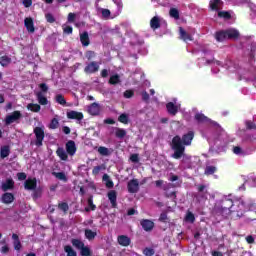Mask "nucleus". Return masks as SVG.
I'll return each mask as SVG.
<instances>
[{
  "label": "nucleus",
  "instance_id": "nucleus-37",
  "mask_svg": "<svg viewBox=\"0 0 256 256\" xmlns=\"http://www.w3.org/2000/svg\"><path fill=\"white\" fill-rule=\"evenodd\" d=\"M119 123H123V125H129V114L122 113L118 117Z\"/></svg>",
  "mask_w": 256,
  "mask_h": 256
},
{
  "label": "nucleus",
  "instance_id": "nucleus-43",
  "mask_svg": "<svg viewBox=\"0 0 256 256\" xmlns=\"http://www.w3.org/2000/svg\"><path fill=\"white\" fill-rule=\"evenodd\" d=\"M64 251L67 253V256H77V252L73 250V247L71 245L64 246Z\"/></svg>",
  "mask_w": 256,
  "mask_h": 256
},
{
  "label": "nucleus",
  "instance_id": "nucleus-20",
  "mask_svg": "<svg viewBox=\"0 0 256 256\" xmlns=\"http://www.w3.org/2000/svg\"><path fill=\"white\" fill-rule=\"evenodd\" d=\"M239 32L236 29H227L226 30V37L227 39H239Z\"/></svg>",
  "mask_w": 256,
  "mask_h": 256
},
{
  "label": "nucleus",
  "instance_id": "nucleus-36",
  "mask_svg": "<svg viewBox=\"0 0 256 256\" xmlns=\"http://www.w3.org/2000/svg\"><path fill=\"white\" fill-rule=\"evenodd\" d=\"M9 153H11V150L9 149V146H3L0 149V157L2 159H5V157H9Z\"/></svg>",
  "mask_w": 256,
  "mask_h": 256
},
{
  "label": "nucleus",
  "instance_id": "nucleus-64",
  "mask_svg": "<svg viewBox=\"0 0 256 256\" xmlns=\"http://www.w3.org/2000/svg\"><path fill=\"white\" fill-rule=\"evenodd\" d=\"M166 197L168 199H177V192L173 191V192H170V193H166Z\"/></svg>",
  "mask_w": 256,
  "mask_h": 256
},
{
  "label": "nucleus",
  "instance_id": "nucleus-19",
  "mask_svg": "<svg viewBox=\"0 0 256 256\" xmlns=\"http://www.w3.org/2000/svg\"><path fill=\"white\" fill-rule=\"evenodd\" d=\"M179 33H180V39H182L183 41H185V42L193 41V36H191V34L187 33V31H185V29H183V27H179Z\"/></svg>",
  "mask_w": 256,
  "mask_h": 256
},
{
  "label": "nucleus",
  "instance_id": "nucleus-57",
  "mask_svg": "<svg viewBox=\"0 0 256 256\" xmlns=\"http://www.w3.org/2000/svg\"><path fill=\"white\" fill-rule=\"evenodd\" d=\"M102 17L107 19V17H111V10L103 8L101 10Z\"/></svg>",
  "mask_w": 256,
  "mask_h": 256
},
{
  "label": "nucleus",
  "instance_id": "nucleus-9",
  "mask_svg": "<svg viewBox=\"0 0 256 256\" xmlns=\"http://www.w3.org/2000/svg\"><path fill=\"white\" fill-rule=\"evenodd\" d=\"M43 195V188L37 187V178H33V197L39 199Z\"/></svg>",
  "mask_w": 256,
  "mask_h": 256
},
{
  "label": "nucleus",
  "instance_id": "nucleus-1",
  "mask_svg": "<svg viewBox=\"0 0 256 256\" xmlns=\"http://www.w3.org/2000/svg\"><path fill=\"white\" fill-rule=\"evenodd\" d=\"M195 132L189 131L183 134L182 138L176 135L172 138L171 149L174 151L172 154L173 159H181L185 155V147H189L193 143Z\"/></svg>",
  "mask_w": 256,
  "mask_h": 256
},
{
  "label": "nucleus",
  "instance_id": "nucleus-61",
  "mask_svg": "<svg viewBox=\"0 0 256 256\" xmlns=\"http://www.w3.org/2000/svg\"><path fill=\"white\" fill-rule=\"evenodd\" d=\"M101 169H103V167H101V166H95V167L92 169V174H93V175H99V173L101 172Z\"/></svg>",
  "mask_w": 256,
  "mask_h": 256
},
{
  "label": "nucleus",
  "instance_id": "nucleus-39",
  "mask_svg": "<svg viewBox=\"0 0 256 256\" xmlns=\"http://www.w3.org/2000/svg\"><path fill=\"white\" fill-rule=\"evenodd\" d=\"M15 182L13 180H7L4 184H2V190L9 191V189H13Z\"/></svg>",
  "mask_w": 256,
  "mask_h": 256
},
{
  "label": "nucleus",
  "instance_id": "nucleus-56",
  "mask_svg": "<svg viewBox=\"0 0 256 256\" xmlns=\"http://www.w3.org/2000/svg\"><path fill=\"white\" fill-rule=\"evenodd\" d=\"M167 219V212H162L158 220L160 221V223H167Z\"/></svg>",
  "mask_w": 256,
  "mask_h": 256
},
{
  "label": "nucleus",
  "instance_id": "nucleus-51",
  "mask_svg": "<svg viewBox=\"0 0 256 256\" xmlns=\"http://www.w3.org/2000/svg\"><path fill=\"white\" fill-rule=\"evenodd\" d=\"M143 255H145V256H153V255H155V250L153 248H147L146 247L143 250Z\"/></svg>",
  "mask_w": 256,
  "mask_h": 256
},
{
  "label": "nucleus",
  "instance_id": "nucleus-38",
  "mask_svg": "<svg viewBox=\"0 0 256 256\" xmlns=\"http://www.w3.org/2000/svg\"><path fill=\"white\" fill-rule=\"evenodd\" d=\"M58 209L63 211L64 215H67V212L69 211V204L67 202H60L58 203Z\"/></svg>",
  "mask_w": 256,
  "mask_h": 256
},
{
  "label": "nucleus",
  "instance_id": "nucleus-29",
  "mask_svg": "<svg viewBox=\"0 0 256 256\" xmlns=\"http://www.w3.org/2000/svg\"><path fill=\"white\" fill-rule=\"evenodd\" d=\"M98 153L102 155V157H109V155H111V151L105 146L98 147Z\"/></svg>",
  "mask_w": 256,
  "mask_h": 256
},
{
  "label": "nucleus",
  "instance_id": "nucleus-42",
  "mask_svg": "<svg viewBox=\"0 0 256 256\" xmlns=\"http://www.w3.org/2000/svg\"><path fill=\"white\" fill-rule=\"evenodd\" d=\"M118 83H121V78L119 77V74L112 75L109 79V84L117 85Z\"/></svg>",
  "mask_w": 256,
  "mask_h": 256
},
{
  "label": "nucleus",
  "instance_id": "nucleus-63",
  "mask_svg": "<svg viewBox=\"0 0 256 256\" xmlns=\"http://www.w3.org/2000/svg\"><path fill=\"white\" fill-rule=\"evenodd\" d=\"M94 57H95V52L93 51L86 52V59H88V61H91V59H93Z\"/></svg>",
  "mask_w": 256,
  "mask_h": 256
},
{
  "label": "nucleus",
  "instance_id": "nucleus-40",
  "mask_svg": "<svg viewBox=\"0 0 256 256\" xmlns=\"http://www.w3.org/2000/svg\"><path fill=\"white\" fill-rule=\"evenodd\" d=\"M55 101L59 105H63V106L67 105V100H65V97L63 96V94H57L55 96Z\"/></svg>",
  "mask_w": 256,
  "mask_h": 256
},
{
  "label": "nucleus",
  "instance_id": "nucleus-60",
  "mask_svg": "<svg viewBox=\"0 0 256 256\" xmlns=\"http://www.w3.org/2000/svg\"><path fill=\"white\" fill-rule=\"evenodd\" d=\"M75 17H76L75 13L70 12L68 14V23H75Z\"/></svg>",
  "mask_w": 256,
  "mask_h": 256
},
{
  "label": "nucleus",
  "instance_id": "nucleus-25",
  "mask_svg": "<svg viewBox=\"0 0 256 256\" xmlns=\"http://www.w3.org/2000/svg\"><path fill=\"white\" fill-rule=\"evenodd\" d=\"M194 119L198 123H209V121H211V119H209L207 116H205L204 114H201V113H197L195 115Z\"/></svg>",
  "mask_w": 256,
  "mask_h": 256
},
{
  "label": "nucleus",
  "instance_id": "nucleus-18",
  "mask_svg": "<svg viewBox=\"0 0 256 256\" xmlns=\"http://www.w3.org/2000/svg\"><path fill=\"white\" fill-rule=\"evenodd\" d=\"M215 39L218 43H223V41H227V32L226 30H220L215 33Z\"/></svg>",
  "mask_w": 256,
  "mask_h": 256
},
{
  "label": "nucleus",
  "instance_id": "nucleus-17",
  "mask_svg": "<svg viewBox=\"0 0 256 256\" xmlns=\"http://www.w3.org/2000/svg\"><path fill=\"white\" fill-rule=\"evenodd\" d=\"M80 43L83 45V47H89L91 44V40L89 39V33L87 31L80 34Z\"/></svg>",
  "mask_w": 256,
  "mask_h": 256
},
{
  "label": "nucleus",
  "instance_id": "nucleus-59",
  "mask_svg": "<svg viewBox=\"0 0 256 256\" xmlns=\"http://www.w3.org/2000/svg\"><path fill=\"white\" fill-rule=\"evenodd\" d=\"M130 161H131L132 163H139V154H132V155L130 156Z\"/></svg>",
  "mask_w": 256,
  "mask_h": 256
},
{
  "label": "nucleus",
  "instance_id": "nucleus-8",
  "mask_svg": "<svg viewBox=\"0 0 256 256\" xmlns=\"http://www.w3.org/2000/svg\"><path fill=\"white\" fill-rule=\"evenodd\" d=\"M140 225L146 232L153 231V228L155 227V223L149 219L141 220Z\"/></svg>",
  "mask_w": 256,
  "mask_h": 256
},
{
  "label": "nucleus",
  "instance_id": "nucleus-6",
  "mask_svg": "<svg viewBox=\"0 0 256 256\" xmlns=\"http://www.w3.org/2000/svg\"><path fill=\"white\" fill-rule=\"evenodd\" d=\"M21 119V112L14 111L12 114L6 116L5 123L6 125H11V123H15Z\"/></svg>",
  "mask_w": 256,
  "mask_h": 256
},
{
  "label": "nucleus",
  "instance_id": "nucleus-22",
  "mask_svg": "<svg viewBox=\"0 0 256 256\" xmlns=\"http://www.w3.org/2000/svg\"><path fill=\"white\" fill-rule=\"evenodd\" d=\"M13 201H15V196H13V194L7 192L2 195V202H4L6 205L13 203Z\"/></svg>",
  "mask_w": 256,
  "mask_h": 256
},
{
  "label": "nucleus",
  "instance_id": "nucleus-31",
  "mask_svg": "<svg viewBox=\"0 0 256 256\" xmlns=\"http://www.w3.org/2000/svg\"><path fill=\"white\" fill-rule=\"evenodd\" d=\"M85 233V237L86 239H88V241H93V239H95V237H97V232H93V230L91 229H86L84 231Z\"/></svg>",
  "mask_w": 256,
  "mask_h": 256
},
{
  "label": "nucleus",
  "instance_id": "nucleus-5",
  "mask_svg": "<svg viewBox=\"0 0 256 256\" xmlns=\"http://www.w3.org/2000/svg\"><path fill=\"white\" fill-rule=\"evenodd\" d=\"M198 191V198L202 199V201H207V197H209V190H207V185H198L197 186Z\"/></svg>",
  "mask_w": 256,
  "mask_h": 256
},
{
  "label": "nucleus",
  "instance_id": "nucleus-53",
  "mask_svg": "<svg viewBox=\"0 0 256 256\" xmlns=\"http://www.w3.org/2000/svg\"><path fill=\"white\" fill-rule=\"evenodd\" d=\"M45 19H46L47 23H55V16H53V14H51V13H47L45 15Z\"/></svg>",
  "mask_w": 256,
  "mask_h": 256
},
{
  "label": "nucleus",
  "instance_id": "nucleus-47",
  "mask_svg": "<svg viewBox=\"0 0 256 256\" xmlns=\"http://www.w3.org/2000/svg\"><path fill=\"white\" fill-rule=\"evenodd\" d=\"M39 89H40V91H37L36 93H43V95H45V93H47V91H49V86H47L46 83H41V84H39Z\"/></svg>",
  "mask_w": 256,
  "mask_h": 256
},
{
  "label": "nucleus",
  "instance_id": "nucleus-24",
  "mask_svg": "<svg viewBox=\"0 0 256 256\" xmlns=\"http://www.w3.org/2000/svg\"><path fill=\"white\" fill-rule=\"evenodd\" d=\"M223 5L221 0H210L209 7L212 11H219V6Z\"/></svg>",
  "mask_w": 256,
  "mask_h": 256
},
{
  "label": "nucleus",
  "instance_id": "nucleus-58",
  "mask_svg": "<svg viewBox=\"0 0 256 256\" xmlns=\"http://www.w3.org/2000/svg\"><path fill=\"white\" fill-rule=\"evenodd\" d=\"M141 95H142V101H144L145 103H149V99H150L149 93H147V91H143Z\"/></svg>",
  "mask_w": 256,
  "mask_h": 256
},
{
  "label": "nucleus",
  "instance_id": "nucleus-45",
  "mask_svg": "<svg viewBox=\"0 0 256 256\" xmlns=\"http://www.w3.org/2000/svg\"><path fill=\"white\" fill-rule=\"evenodd\" d=\"M245 127L247 129V131H251V130H255L256 129V124L255 122L251 121V120H246L245 121Z\"/></svg>",
  "mask_w": 256,
  "mask_h": 256
},
{
  "label": "nucleus",
  "instance_id": "nucleus-7",
  "mask_svg": "<svg viewBox=\"0 0 256 256\" xmlns=\"http://www.w3.org/2000/svg\"><path fill=\"white\" fill-rule=\"evenodd\" d=\"M128 193H138L139 192V180L132 179L127 184Z\"/></svg>",
  "mask_w": 256,
  "mask_h": 256
},
{
  "label": "nucleus",
  "instance_id": "nucleus-14",
  "mask_svg": "<svg viewBox=\"0 0 256 256\" xmlns=\"http://www.w3.org/2000/svg\"><path fill=\"white\" fill-rule=\"evenodd\" d=\"M166 109L167 112L169 113V115H177V113H179V107H177V105H175V103L173 102H168L166 104Z\"/></svg>",
  "mask_w": 256,
  "mask_h": 256
},
{
  "label": "nucleus",
  "instance_id": "nucleus-11",
  "mask_svg": "<svg viewBox=\"0 0 256 256\" xmlns=\"http://www.w3.org/2000/svg\"><path fill=\"white\" fill-rule=\"evenodd\" d=\"M66 153H68V155H70L71 157H73V155L77 153V146L75 145V141L69 140L66 143Z\"/></svg>",
  "mask_w": 256,
  "mask_h": 256
},
{
  "label": "nucleus",
  "instance_id": "nucleus-27",
  "mask_svg": "<svg viewBox=\"0 0 256 256\" xmlns=\"http://www.w3.org/2000/svg\"><path fill=\"white\" fill-rule=\"evenodd\" d=\"M12 239H13V245H14V249L16 251H21V241L19 240V236L17 234H13L12 235Z\"/></svg>",
  "mask_w": 256,
  "mask_h": 256
},
{
  "label": "nucleus",
  "instance_id": "nucleus-48",
  "mask_svg": "<svg viewBox=\"0 0 256 256\" xmlns=\"http://www.w3.org/2000/svg\"><path fill=\"white\" fill-rule=\"evenodd\" d=\"M169 15L170 17H173V19H179V10L177 8H171Z\"/></svg>",
  "mask_w": 256,
  "mask_h": 256
},
{
  "label": "nucleus",
  "instance_id": "nucleus-34",
  "mask_svg": "<svg viewBox=\"0 0 256 256\" xmlns=\"http://www.w3.org/2000/svg\"><path fill=\"white\" fill-rule=\"evenodd\" d=\"M52 175H54L56 179H59V181H64V183H67V175H65V172H53Z\"/></svg>",
  "mask_w": 256,
  "mask_h": 256
},
{
  "label": "nucleus",
  "instance_id": "nucleus-21",
  "mask_svg": "<svg viewBox=\"0 0 256 256\" xmlns=\"http://www.w3.org/2000/svg\"><path fill=\"white\" fill-rule=\"evenodd\" d=\"M150 27L151 29H153V31H156V29H159L161 27V20L157 16H154L150 20Z\"/></svg>",
  "mask_w": 256,
  "mask_h": 256
},
{
  "label": "nucleus",
  "instance_id": "nucleus-52",
  "mask_svg": "<svg viewBox=\"0 0 256 256\" xmlns=\"http://www.w3.org/2000/svg\"><path fill=\"white\" fill-rule=\"evenodd\" d=\"M185 219L189 221L190 223H195V215L192 212H188L186 214Z\"/></svg>",
  "mask_w": 256,
  "mask_h": 256
},
{
  "label": "nucleus",
  "instance_id": "nucleus-41",
  "mask_svg": "<svg viewBox=\"0 0 256 256\" xmlns=\"http://www.w3.org/2000/svg\"><path fill=\"white\" fill-rule=\"evenodd\" d=\"M217 173V167L215 166H206L205 170H204V174L209 176V175H213Z\"/></svg>",
  "mask_w": 256,
  "mask_h": 256
},
{
  "label": "nucleus",
  "instance_id": "nucleus-4",
  "mask_svg": "<svg viewBox=\"0 0 256 256\" xmlns=\"http://www.w3.org/2000/svg\"><path fill=\"white\" fill-rule=\"evenodd\" d=\"M97 71H99V63L95 61L88 63L84 68V73H86L87 75L97 73Z\"/></svg>",
  "mask_w": 256,
  "mask_h": 256
},
{
  "label": "nucleus",
  "instance_id": "nucleus-28",
  "mask_svg": "<svg viewBox=\"0 0 256 256\" xmlns=\"http://www.w3.org/2000/svg\"><path fill=\"white\" fill-rule=\"evenodd\" d=\"M126 135H127V130L123 128H116L115 137H117V139H125Z\"/></svg>",
  "mask_w": 256,
  "mask_h": 256
},
{
  "label": "nucleus",
  "instance_id": "nucleus-13",
  "mask_svg": "<svg viewBox=\"0 0 256 256\" xmlns=\"http://www.w3.org/2000/svg\"><path fill=\"white\" fill-rule=\"evenodd\" d=\"M84 115L82 112H78L75 110H71L70 112H67V118L68 119H75L76 121H83Z\"/></svg>",
  "mask_w": 256,
  "mask_h": 256
},
{
  "label": "nucleus",
  "instance_id": "nucleus-49",
  "mask_svg": "<svg viewBox=\"0 0 256 256\" xmlns=\"http://www.w3.org/2000/svg\"><path fill=\"white\" fill-rule=\"evenodd\" d=\"M59 127V120L57 118H53L49 124V129H57Z\"/></svg>",
  "mask_w": 256,
  "mask_h": 256
},
{
  "label": "nucleus",
  "instance_id": "nucleus-62",
  "mask_svg": "<svg viewBox=\"0 0 256 256\" xmlns=\"http://www.w3.org/2000/svg\"><path fill=\"white\" fill-rule=\"evenodd\" d=\"M233 153H234L235 155H241V153H243V149H242L241 147H239V146H235V147L233 148Z\"/></svg>",
  "mask_w": 256,
  "mask_h": 256
},
{
  "label": "nucleus",
  "instance_id": "nucleus-26",
  "mask_svg": "<svg viewBox=\"0 0 256 256\" xmlns=\"http://www.w3.org/2000/svg\"><path fill=\"white\" fill-rule=\"evenodd\" d=\"M11 62H12L11 57L7 55L0 57V65L2 67H9V65H11Z\"/></svg>",
  "mask_w": 256,
  "mask_h": 256
},
{
  "label": "nucleus",
  "instance_id": "nucleus-10",
  "mask_svg": "<svg viewBox=\"0 0 256 256\" xmlns=\"http://www.w3.org/2000/svg\"><path fill=\"white\" fill-rule=\"evenodd\" d=\"M89 115H93L94 117L101 113V106L98 103L94 102L88 106Z\"/></svg>",
  "mask_w": 256,
  "mask_h": 256
},
{
  "label": "nucleus",
  "instance_id": "nucleus-50",
  "mask_svg": "<svg viewBox=\"0 0 256 256\" xmlns=\"http://www.w3.org/2000/svg\"><path fill=\"white\" fill-rule=\"evenodd\" d=\"M24 187L27 191L33 190V179H28L24 183Z\"/></svg>",
  "mask_w": 256,
  "mask_h": 256
},
{
  "label": "nucleus",
  "instance_id": "nucleus-16",
  "mask_svg": "<svg viewBox=\"0 0 256 256\" xmlns=\"http://www.w3.org/2000/svg\"><path fill=\"white\" fill-rule=\"evenodd\" d=\"M35 95L39 105H49V100L43 92H35Z\"/></svg>",
  "mask_w": 256,
  "mask_h": 256
},
{
  "label": "nucleus",
  "instance_id": "nucleus-54",
  "mask_svg": "<svg viewBox=\"0 0 256 256\" xmlns=\"http://www.w3.org/2000/svg\"><path fill=\"white\" fill-rule=\"evenodd\" d=\"M63 33H65L66 35H72L73 34V27L63 26Z\"/></svg>",
  "mask_w": 256,
  "mask_h": 256
},
{
  "label": "nucleus",
  "instance_id": "nucleus-30",
  "mask_svg": "<svg viewBox=\"0 0 256 256\" xmlns=\"http://www.w3.org/2000/svg\"><path fill=\"white\" fill-rule=\"evenodd\" d=\"M97 209V206L93 203V196H90L88 198V207L85 208L86 213H89V211H95Z\"/></svg>",
  "mask_w": 256,
  "mask_h": 256
},
{
  "label": "nucleus",
  "instance_id": "nucleus-2",
  "mask_svg": "<svg viewBox=\"0 0 256 256\" xmlns=\"http://www.w3.org/2000/svg\"><path fill=\"white\" fill-rule=\"evenodd\" d=\"M233 207H235V203H233V200L229 198H224L221 200L219 205L214 206L213 214L217 217L229 215V213H233L236 211L235 209H233Z\"/></svg>",
  "mask_w": 256,
  "mask_h": 256
},
{
  "label": "nucleus",
  "instance_id": "nucleus-32",
  "mask_svg": "<svg viewBox=\"0 0 256 256\" xmlns=\"http://www.w3.org/2000/svg\"><path fill=\"white\" fill-rule=\"evenodd\" d=\"M102 181H105V182H106V187H107L108 189H113V187H114L113 180H111V178H110L107 174H104V175H103Z\"/></svg>",
  "mask_w": 256,
  "mask_h": 256
},
{
  "label": "nucleus",
  "instance_id": "nucleus-3",
  "mask_svg": "<svg viewBox=\"0 0 256 256\" xmlns=\"http://www.w3.org/2000/svg\"><path fill=\"white\" fill-rule=\"evenodd\" d=\"M33 133L35 135L34 145H36V147H43V141L45 140V126L35 127Z\"/></svg>",
  "mask_w": 256,
  "mask_h": 256
},
{
  "label": "nucleus",
  "instance_id": "nucleus-44",
  "mask_svg": "<svg viewBox=\"0 0 256 256\" xmlns=\"http://www.w3.org/2000/svg\"><path fill=\"white\" fill-rule=\"evenodd\" d=\"M218 17H220V19H226L227 21H229V19H231V12L220 11L218 12Z\"/></svg>",
  "mask_w": 256,
  "mask_h": 256
},
{
  "label": "nucleus",
  "instance_id": "nucleus-55",
  "mask_svg": "<svg viewBox=\"0 0 256 256\" xmlns=\"http://www.w3.org/2000/svg\"><path fill=\"white\" fill-rule=\"evenodd\" d=\"M134 95H135V91L133 90H126L124 92L125 99H131V97H133Z\"/></svg>",
  "mask_w": 256,
  "mask_h": 256
},
{
  "label": "nucleus",
  "instance_id": "nucleus-12",
  "mask_svg": "<svg viewBox=\"0 0 256 256\" xmlns=\"http://www.w3.org/2000/svg\"><path fill=\"white\" fill-rule=\"evenodd\" d=\"M117 241L118 245H121V247H129V245H131V238L127 235H119Z\"/></svg>",
  "mask_w": 256,
  "mask_h": 256
},
{
  "label": "nucleus",
  "instance_id": "nucleus-33",
  "mask_svg": "<svg viewBox=\"0 0 256 256\" xmlns=\"http://www.w3.org/2000/svg\"><path fill=\"white\" fill-rule=\"evenodd\" d=\"M71 243L73 245V247H76V249H83L85 247V243H83V241H81L80 239H72Z\"/></svg>",
  "mask_w": 256,
  "mask_h": 256
},
{
  "label": "nucleus",
  "instance_id": "nucleus-46",
  "mask_svg": "<svg viewBox=\"0 0 256 256\" xmlns=\"http://www.w3.org/2000/svg\"><path fill=\"white\" fill-rule=\"evenodd\" d=\"M80 255L82 256H91V248L88 246H84L81 250H80Z\"/></svg>",
  "mask_w": 256,
  "mask_h": 256
},
{
  "label": "nucleus",
  "instance_id": "nucleus-23",
  "mask_svg": "<svg viewBox=\"0 0 256 256\" xmlns=\"http://www.w3.org/2000/svg\"><path fill=\"white\" fill-rule=\"evenodd\" d=\"M56 155L59 156V158L61 159V161H67L69 159V155H67V152L65 151V149L59 147L56 150Z\"/></svg>",
  "mask_w": 256,
  "mask_h": 256
},
{
  "label": "nucleus",
  "instance_id": "nucleus-15",
  "mask_svg": "<svg viewBox=\"0 0 256 256\" xmlns=\"http://www.w3.org/2000/svg\"><path fill=\"white\" fill-rule=\"evenodd\" d=\"M108 199L113 209H117V191L111 190L110 192H108Z\"/></svg>",
  "mask_w": 256,
  "mask_h": 256
},
{
  "label": "nucleus",
  "instance_id": "nucleus-35",
  "mask_svg": "<svg viewBox=\"0 0 256 256\" xmlns=\"http://www.w3.org/2000/svg\"><path fill=\"white\" fill-rule=\"evenodd\" d=\"M24 25L30 33H33V18H26Z\"/></svg>",
  "mask_w": 256,
  "mask_h": 256
}]
</instances>
